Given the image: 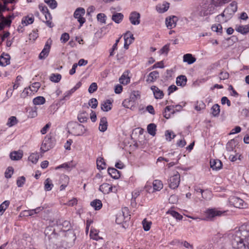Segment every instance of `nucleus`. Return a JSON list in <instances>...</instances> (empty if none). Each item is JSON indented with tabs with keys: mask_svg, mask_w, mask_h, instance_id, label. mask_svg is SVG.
Listing matches in <instances>:
<instances>
[{
	"mask_svg": "<svg viewBox=\"0 0 249 249\" xmlns=\"http://www.w3.org/2000/svg\"><path fill=\"white\" fill-rule=\"evenodd\" d=\"M228 237L233 249H249V223L231 231Z\"/></svg>",
	"mask_w": 249,
	"mask_h": 249,
	"instance_id": "1",
	"label": "nucleus"
},
{
	"mask_svg": "<svg viewBox=\"0 0 249 249\" xmlns=\"http://www.w3.org/2000/svg\"><path fill=\"white\" fill-rule=\"evenodd\" d=\"M44 233L47 249H56V239L58 233L56 232V229L52 226H49L46 228Z\"/></svg>",
	"mask_w": 249,
	"mask_h": 249,
	"instance_id": "2",
	"label": "nucleus"
},
{
	"mask_svg": "<svg viewBox=\"0 0 249 249\" xmlns=\"http://www.w3.org/2000/svg\"><path fill=\"white\" fill-rule=\"evenodd\" d=\"M71 133L75 136H82L87 130L85 126L78 122H71L68 124Z\"/></svg>",
	"mask_w": 249,
	"mask_h": 249,
	"instance_id": "3",
	"label": "nucleus"
},
{
	"mask_svg": "<svg viewBox=\"0 0 249 249\" xmlns=\"http://www.w3.org/2000/svg\"><path fill=\"white\" fill-rule=\"evenodd\" d=\"M212 3L210 4H204L201 6L199 10V15L201 16H207L214 13L215 8Z\"/></svg>",
	"mask_w": 249,
	"mask_h": 249,
	"instance_id": "4",
	"label": "nucleus"
},
{
	"mask_svg": "<svg viewBox=\"0 0 249 249\" xmlns=\"http://www.w3.org/2000/svg\"><path fill=\"white\" fill-rule=\"evenodd\" d=\"M85 14V10L84 8L82 7H79L76 9L75 11L73 16L75 18H77L78 21L80 23V27H81L82 25L85 22L86 19L83 16Z\"/></svg>",
	"mask_w": 249,
	"mask_h": 249,
	"instance_id": "5",
	"label": "nucleus"
},
{
	"mask_svg": "<svg viewBox=\"0 0 249 249\" xmlns=\"http://www.w3.org/2000/svg\"><path fill=\"white\" fill-rule=\"evenodd\" d=\"M180 181V175L177 172L175 174L170 177L169 179V187L172 189H176L178 187Z\"/></svg>",
	"mask_w": 249,
	"mask_h": 249,
	"instance_id": "6",
	"label": "nucleus"
},
{
	"mask_svg": "<svg viewBox=\"0 0 249 249\" xmlns=\"http://www.w3.org/2000/svg\"><path fill=\"white\" fill-rule=\"evenodd\" d=\"M52 44V40L50 38L46 42L44 48L39 55L38 57L40 59H44L48 56L50 51Z\"/></svg>",
	"mask_w": 249,
	"mask_h": 249,
	"instance_id": "7",
	"label": "nucleus"
},
{
	"mask_svg": "<svg viewBox=\"0 0 249 249\" xmlns=\"http://www.w3.org/2000/svg\"><path fill=\"white\" fill-rule=\"evenodd\" d=\"M56 227L61 231H66L70 230L71 226L69 221L64 220L62 221V220L59 219L56 222Z\"/></svg>",
	"mask_w": 249,
	"mask_h": 249,
	"instance_id": "8",
	"label": "nucleus"
},
{
	"mask_svg": "<svg viewBox=\"0 0 249 249\" xmlns=\"http://www.w3.org/2000/svg\"><path fill=\"white\" fill-rule=\"evenodd\" d=\"M229 202L231 205L236 208H244L246 206L244 201L241 198L236 196L230 197Z\"/></svg>",
	"mask_w": 249,
	"mask_h": 249,
	"instance_id": "9",
	"label": "nucleus"
},
{
	"mask_svg": "<svg viewBox=\"0 0 249 249\" xmlns=\"http://www.w3.org/2000/svg\"><path fill=\"white\" fill-rule=\"evenodd\" d=\"M140 14L136 11H133L130 14L129 19L131 23L136 25L140 23Z\"/></svg>",
	"mask_w": 249,
	"mask_h": 249,
	"instance_id": "10",
	"label": "nucleus"
},
{
	"mask_svg": "<svg viewBox=\"0 0 249 249\" xmlns=\"http://www.w3.org/2000/svg\"><path fill=\"white\" fill-rule=\"evenodd\" d=\"M124 48L127 49L128 46L134 41V37L133 35L130 31H127L124 34Z\"/></svg>",
	"mask_w": 249,
	"mask_h": 249,
	"instance_id": "11",
	"label": "nucleus"
},
{
	"mask_svg": "<svg viewBox=\"0 0 249 249\" xmlns=\"http://www.w3.org/2000/svg\"><path fill=\"white\" fill-rule=\"evenodd\" d=\"M130 215L129 214V212L128 208L124 207L122 209V215L118 216L116 219V222L117 223H121L122 218L124 217V220L126 222L130 219Z\"/></svg>",
	"mask_w": 249,
	"mask_h": 249,
	"instance_id": "12",
	"label": "nucleus"
},
{
	"mask_svg": "<svg viewBox=\"0 0 249 249\" xmlns=\"http://www.w3.org/2000/svg\"><path fill=\"white\" fill-rule=\"evenodd\" d=\"M237 10V3L236 1H232L230 5L224 10V13L230 16L234 14Z\"/></svg>",
	"mask_w": 249,
	"mask_h": 249,
	"instance_id": "13",
	"label": "nucleus"
},
{
	"mask_svg": "<svg viewBox=\"0 0 249 249\" xmlns=\"http://www.w3.org/2000/svg\"><path fill=\"white\" fill-rule=\"evenodd\" d=\"M178 20V17L175 16L167 18L165 21L167 27L169 29L175 27Z\"/></svg>",
	"mask_w": 249,
	"mask_h": 249,
	"instance_id": "14",
	"label": "nucleus"
},
{
	"mask_svg": "<svg viewBox=\"0 0 249 249\" xmlns=\"http://www.w3.org/2000/svg\"><path fill=\"white\" fill-rule=\"evenodd\" d=\"M222 213L221 211L216 210L215 209H208L206 212L207 218L210 219H212L216 216H220Z\"/></svg>",
	"mask_w": 249,
	"mask_h": 249,
	"instance_id": "15",
	"label": "nucleus"
},
{
	"mask_svg": "<svg viewBox=\"0 0 249 249\" xmlns=\"http://www.w3.org/2000/svg\"><path fill=\"white\" fill-rule=\"evenodd\" d=\"M10 56L8 53H3L0 56V65L6 66L10 64Z\"/></svg>",
	"mask_w": 249,
	"mask_h": 249,
	"instance_id": "16",
	"label": "nucleus"
},
{
	"mask_svg": "<svg viewBox=\"0 0 249 249\" xmlns=\"http://www.w3.org/2000/svg\"><path fill=\"white\" fill-rule=\"evenodd\" d=\"M89 119L88 113L84 110L79 112L77 115V119L80 123H84L87 122Z\"/></svg>",
	"mask_w": 249,
	"mask_h": 249,
	"instance_id": "17",
	"label": "nucleus"
},
{
	"mask_svg": "<svg viewBox=\"0 0 249 249\" xmlns=\"http://www.w3.org/2000/svg\"><path fill=\"white\" fill-rule=\"evenodd\" d=\"M151 89L153 91L154 97L156 99H161L164 96L163 92L155 86H152Z\"/></svg>",
	"mask_w": 249,
	"mask_h": 249,
	"instance_id": "18",
	"label": "nucleus"
},
{
	"mask_svg": "<svg viewBox=\"0 0 249 249\" xmlns=\"http://www.w3.org/2000/svg\"><path fill=\"white\" fill-rule=\"evenodd\" d=\"M23 157V152L21 150L15 151L10 154V159L13 160H18Z\"/></svg>",
	"mask_w": 249,
	"mask_h": 249,
	"instance_id": "19",
	"label": "nucleus"
},
{
	"mask_svg": "<svg viewBox=\"0 0 249 249\" xmlns=\"http://www.w3.org/2000/svg\"><path fill=\"white\" fill-rule=\"evenodd\" d=\"M112 186L108 183H103L100 186L99 190L104 194H108L112 192Z\"/></svg>",
	"mask_w": 249,
	"mask_h": 249,
	"instance_id": "20",
	"label": "nucleus"
},
{
	"mask_svg": "<svg viewBox=\"0 0 249 249\" xmlns=\"http://www.w3.org/2000/svg\"><path fill=\"white\" fill-rule=\"evenodd\" d=\"M107 127V118L103 117L101 118L99 126V129L101 132H105Z\"/></svg>",
	"mask_w": 249,
	"mask_h": 249,
	"instance_id": "21",
	"label": "nucleus"
},
{
	"mask_svg": "<svg viewBox=\"0 0 249 249\" xmlns=\"http://www.w3.org/2000/svg\"><path fill=\"white\" fill-rule=\"evenodd\" d=\"M159 77V73L158 71H155L151 72L148 75L146 81L148 83H152L156 80Z\"/></svg>",
	"mask_w": 249,
	"mask_h": 249,
	"instance_id": "22",
	"label": "nucleus"
},
{
	"mask_svg": "<svg viewBox=\"0 0 249 249\" xmlns=\"http://www.w3.org/2000/svg\"><path fill=\"white\" fill-rule=\"evenodd\" d=\"M211 167L213 170H219L222 168V163L219 160H213L210 161Z\"/></svg>",
	"mask_w": 249,
	"mask_h": 249,
	"instance_id": "23",
	"label": "nucleus"
},
{
	"mask_svg": "<svg viewBox=\"0 0 249 249\" xmlns=\"http://www.w3.org/2000/svg\"><path fill=\"white\" fill-rule=\"evenodd\" d=\"M183 60L184 62L188 64H192L196 61V58L191 53H186L183 55Z\"/></svg>",
	"mask_w": 249,
	"mask_h": 249,
	"instance_id": "24",
	"label": "nucleus"
},
{
	"mask_svg": "<svg viewBox=\"0 0 249 249\" xmlns=\"http://www.w3.org/2000/svg\"><path fill=\"white\" fill-rule=\"evenodd\" d=\"M107 172L109 175L114 179H118L120 177V172L116 168L109 167L108 168Z\"/></svg>",
	"mask_w": 249,
	"mask_h": 249,
	"instance_id": "25",
	"label": "nucleus"
},
{
	"mask_svg": "<svg viewBox=\"0 0 249 249\" xmlns=\"http://www.w3.org/2000/svg\"><path fill=\"white\" fill-rule=\"evenodd\" d=\"M50 138H45L44 140L43 141V142L40 148L41 150L43 152H45L47 151L51 148V145L50 144Z\"/></svg>",
	"mask_w": 249,
	"mask_h": 249,
	"instance_id": "26",
	"label": "nucleus"
},
{
	"mask_svg": "<svg viewBox=\"0 0 249 249\" xmlns=\"http://www.w3.org/2000/svg\"><path fill=\"white\" fill-rule=\"evenodd\" d=\"M235 30L242 35H246L249 32V24L237 26Z\"/></svg>",
	"mask_w": 249,
	"mask_h": 249,
	"instance_id": "27",
	"label": "nucleus"
},
{
	"mask_svg": "<svg viewBox=\"0 0 249 249\" xmlns=\"http://www.w3.org/2000/svg\"><path fill=\"white\" fill-rule=\"evenodd\" d=\"M187 79L186 76L181 75L178 76L176 79V84L178 86L183 87L186 84Z\"/></svg>",
	"mask_w": 249,
	"mask_h": 249,
	"instance_id": "28",
	"label": "nucleus"
},
{
	"mask_svg": "<svg viewBox=\"0 0 249 249\" xmlns=\"http://www.w3.org/2000/svg\"><path fill=\"white\" fill-rule=\"evenodd\" d=\"M124 18V15L121 13H114L112 16L111 19L115 23L119 24L122 22Z\"/></svg>",
	"mask_w": 249,
	"mask_h": 249,
	"instance_id": "29",
	"label": "nucleus"
},
{
	"mask_svg": "<svg viewBox=\"0 0 249 249\" xmlns=\"http://www.w3.org/2000/svg\"><path fill=\"white\" fill-rule=\"evenodd\" d=\"M112 103L109 100H107L101 104V109L104 111H108L111 109Z\"/></svg>",
	"mask_w": 249,
	"mask_h": 249,
	"instance_id": "30",
	"label": "nucleus"
},
{
	"mask_svg": "<svg viewBox=\"0 0 249 249\" xmlns=\"http://www.w3.org/2000/svg\"><path fill=\"white\" fill-rule=\"evenodd\" d=\"M97 167L99 170H103L106 168V164L103 158L99 157L96 160Z\"/></svg>",
	"mask_w": 249,
	"mask_h": 249,
	"instance_id": "31",
	"label": "nucleus"
},
{
	"mask_svg": "<svg viewBox=\"0 0 249 249\" xmlns=\"http://www.w3.org/2000/svg\"><path fill=\"white\" fill-rule=\"evenodd\" d=\"M44 209L42 207H38L34 209L25 211L24 212L27 213L26 216H32L35 214L38 213L40 212Z\"/></svg>",
	"mask_w": 249,
	"mask_h": 249,
	"instance_id": "32",
	"label": "nucleus"
},
{
	"mask_svg": "<svg viewBox=\"0 0 249 249\" xmlns=\"http://www.w3.org/2000/svg\"><path fill=\"white\" fill-rule=\"evenodd\" d=\"M69 180V178L68 176L66 175H63L61 177L60 181V183H62V181H64V183L62 184L60 187V191H62L65 189V188L67 186L68 184Z\"/></svg>",
	"mask_w": 249,
	"mask_h": 249,
	"instance_id": "33",
	"label": "nucleus"
},
{
	"mask_svg": "<svg viewBox=\"0 0 249 249\" xmlns=\"http://www.w3.org/2000/svg\"><path fill=\"white\" fill-rule=\"evenodd\" d=\"M157 126L155 124H150L147 126V131L148 133L152 136H154L156 135Z\"/></svg>",
	"mask_w": 249,
	"mask_h": 249,
	"instance_id": "34",
	"label": "nucleus"
},
{
	"mask_svg": "<svg viewBox=\"0 0 249 249\" xmlns=\"http://www.w3.org/2000/svg\"><path fill=\"white\" fill-rule=\"evenodd\" d=\"M90 205L93 207L95 210H99L102 207V203L100 200L95 199L91 202Z\"/></svg>",
	"mask_w": 249,
	"mask_h": 249,
	"instance_id": "35",
	"label": "nucleus"
},
{
	"mask_svg": "<svg viewBox=\"0 0 249 249\" xmlns=\"http://www.w3.org/2000/svg\"><path fill=\"white\" fill-rule=\"evenodd\" d=\"M211 110L213 116L217 117L220 113V106L217 104H215L212 107Z\"/></svg>",
	"mask_w": 249,
	"mask_h": 249,
	"instance_id": "36",
	"label": "nucleus"
},
{
	"mask_svg": "<svg viewBox=\"0 0 249 249\" xmlns=\"http://www.w3.org/2000/svg\"><path fill=\"white\" fill-rule=\"evenodd\" d=\"M166 213L171 215L173 217H175L177 220H180L183 218L182 215L180 214L178 212L175 211L172 209H169L166 212Z\"/></svg>",
	"mask_w": 249,
	"mask_h": 249,
	"instance_id": "37",
	"label": "nucleus"
},
{
	"mask_svg": "<svg viewBox=\"0 0 249 249\" xmlns=\"http://www.w3.org/2000/svg\"><path fill=\"white\" fill-rule=\"evenodd\" d=\"M153 186L155 191H160L163 188L162 183L160 180H155L153 181Z\"/></svg>",
	"mask_w": 249,
	"mask_h": 249,
	"instance_id": "38",
	"label": "nucleus"
},
{
	"mask_svg": "<svg viewBox=\"0 0 249 249\" xmlns=\"http://www.w3.org/2000/svg\"><path fill=\"white\" fill-rule=\"evenodd\" d=\"M53 186L52 180L49 178H47L44 182V189L46 191H49L52 189Z\"/></svg>",
	"mask_w": 249,
	"mask_h": 249,
	"instance_id": "39",
	"label": "nucleus"
},
{
	"mask_svg": "<svg viewBox=\"0 0 249 249\" xmlns=\"http://www.w3.org/2000/svg\"><path fill=\"white\" fill-rule=\"evenodd\" d=\"M235 147V142L234 139L231 140L226 144V149L228 151H232Z\"/></svg>",
	"mask_w": 249,
	"mask_h": 249,
	"instance_id": "40",
	"label": "nucleus"
},
{
	"mask_svg": "<svg viewBox=\"0 0 249 249\" xmlns=\"http://www.w3.org/2000/svg\"><path fill=\"white\" fill-rule=\"evenodd\" d=\"M44 15L46 20L45 22L46 25L50 28L53 27V24L51 21L52 18L50 13L49 12L47 13H45V14H44Z\"/></svg>",
	"mask_w": 249,
	"mask_h": 249,
	"instance_id": "41",
	"label": "nucleus"
},
{
	"mask_svg": "<svg viewBox=\"0 0 249 249\" xmlns=\"http://www.w3.org/2000/svg\"><path fill=\"white\" fill-rule=\"evenodd\" d=\"M89 236L91 238L97 241L101 239V238H100L98 235V231L94 229H91Z\"/></svg>",
	"mask_w": 249,
	"mask_h": 249,
	"instance_id": "42",
	"label": "nucleus"
},
{
	"mask_svg": "<svg viewBox=\"0 0 249 249\" xmlns=\"http://www.w3.org/2000/svg\"><path fill=\"white\" fill-rule=\"evenodd\" d=\"M211 29L213 31L216 32L219 35H221L222 33V27L220 24L213 25L211 27Z\"/></svg>",
	"mask_w": 249,
	"mask_h": 249,
	"instance_id": "43",
	"label": "nucleus"
},
{
	"mask_svg": "<svg viewBox=\"0 0 249 249\" xmlns=\"http://www.w3.org/2000/svg\"><path fill=\"white\" fill-rule=\"evenodd\" d=\"M45 102V99L42 96H38L33 99V103L36 105H43Z\"/></svg>",
	"mask_w": 249,
	"mask_h": 249,
	"instance_id": "44",
	"label": "nucleus"
},
{
	"mask_svg": "<svg viewBox=\"0 0 249 249\" xmlns=\"http://www.w3.org/2000/svg\"><path fill=\"white\" fill-rule=\"evenodd\" d=\"M61 79V75L59 73H52L50 77V80L55 83H58Z\"/></svg>",
	"mask_w": 249,
	"mask_h": 249,
	"instance_id": "45",
	"label": "nucleus"
},
{
	"mask_svg": "<svg viewBox=\"0 0 249 249\" xmlns=\"http://www.w3.org/2000/svg\"><path fill=\"white\" fill-rule=\"evenodd\" d=\"M18 122V121L15 116H11L9 118L6 124L9 127H12L16 125Z\"/></svg>",
	"mask_w": 249,
	"mask_h": 249,
	"instance_id": "46",
	"label": "nucleus"
},
{
	"mask_svg": "<svg viewBox=\"0 0 249 249\" xmlns=\"http://www.w3.org/2000/svg\"><path fill=\"white\" fill-rule=\"evenodd\" d=\"M10 204L9 200H5L0 205V213L2 214Z\"/></svg>",
	"mask_w": 249,
	"mask_h": 249,
	"instance_id": "47",
	"label": "nucleus"
},
{
	"mask_svg": "<svg viewBox=\"0 0 249 249\" xmlns=\"http://www.w3.org/2000/svg\"><path fill=\"white\" fill-rule=\"evenodd\" d=\"M165 136L166 140L170 142L176 137V135L172 131L166 130L165 132Z\"/></svg>",
	"mask_w": 249,
	"mask_h": 249,
	"instance_id": "48",
	"label": "nucleus"
},
{
	"mask_svg": "<svg viewBox=\"0 0 249 249\" xmlns=\"http://www.w3.org/2000/svg\"><path fill=\"white\" fill-rule=\"evenodd\" d=\"M231 0H212V3L215 6H221L223 4L228 3Z\"/></svg>",
	"mask_w": 249,
	"mask_h": 249,
	"instance_id": "49",
	"label": "nucleus"
},
{
	"mask_svg": "<svg viewBox=\"0 0 249 249\" xmlns=\"http://www.w3.org/2000/svg\"><path fill=\"white\" fill-rule=\"evenodd\" d=\"M39 159V155L37 153H32L31 154L28 160L31 161L33 163H36Z\"/></svg>",
	"mask_w": 249,
	"mask_h": 249,
	"instance_id": "50",
	"label": "nucleus"
},
{
	"mask_svg": "<svg viewBox=\"0 0 249 249\" xmlns=\"http://www.w3.org/2000/svg\"><path fill=\"white\" fill-rule=\"evenodd\" d=\"M44 2L47 3L49 6L53 9L56 8L57 3L55 0H44Z\"/></svg>",
	"mask_w": 249,
	"mask_h": 249,
	"instance_id": "51",
	"label": "nucleus"
},
{
	"mask_svg": "<svg viewBox=\"0 0 249 249\" xmlns=\"http://www.w3.org/2000/svg\"><path fill=\"white\" fill-rule=\"evenodd\" d=\"M140 97L141 95L140 92L138 90H134L131 93L130 98L133 101H135L138 99H140Z\"/></svg>",
	"mask_w": 249,
	"mask_h": 249,
	"instance_id": "52",
	"label": "nucleus"
},
{
	"mask_svg": "<svg viewBox=\"0 0 249 249\" xmlns=\"http://www.w3.org/2000/svg\"><path fill=\"white\" fill-rule=\"evenodd\" d=\"M14 173V169L12 167H8L5 172V177L7 178H11Z\"/></svg>",
	"mask_w": 249,
	"mask_h": 249,
	"instance_id": "53",
	"label": "nucleus"
},
{
	"mask_svg": "<svg viewBox=\"0 0 249 249\" xmlns=\"http://www.w3.org/2000/svg\"><path fill=\"white\" fill-rule=\"evenodd\" d=\"M107 17L104 13H99L97 15V19L102 23H105Z\"/></svg>",
	"mask_w": 249,
	"mask_h": 249,
	"instance_id": "54",
	"label": "nucleus"
},
{
	"mask_svg": "<svg viewBox=\"0 0 249 249\" xmlns=\"http://www.w3.org/2000/svg\"><path fill=\"white\" fill-rule=\"evenodd\" d=\"M40 87V84L39 82H35L34 83L31 87H29L30 88L31 91L33 92H36L38 89Z\"/></svg>",
	"mask_w": 249,
	"mask_h": 249,
	"instance_id": "55",
	"label": "nucleus"
},
{
	"mask_svg": "<svg viewBox=\"0 0 249 249\" xmlns=\"http://www.w3.org/2000/svg\"><path fill=\"white\" fill-rule=\"evenodd\" d=\"M89 105L92 108L95 109L98 106V101L96 98H92L89 100Z\"/></svg>",
	"mask_w": 249,
	"mask_h": 249,
	"instance_id": "56",
	"label": "nucleus"
},
{
	"mask_svg": "<svg viewBox=\"0 0 249 249\" xmlns=\"http://www.w3.org/2000/svg\"><path fill=\"white\" fill-rule=\"evenodd\" d=\"M65 168L67 170H70L71 169V163L69 162H66L63 164H62L57 167H55V169L57 170L60 168Z\"/></svg>",
	"mask_w": 249,
	"mask_h": 249,
	"instance_id": "57",
	"label": "nucleus"
},
{
	"mask_svg": "<svg viewBox=\"0 0 249 249\" xmlns=\"http://www.w3.org/2000/svg\"><path fill=\"white\" fill-rule=\"evenodd\" d=\"M34 21V18L33 16L31 17H27L25 20H22V23H25V25H27L33 23Z\"/></svg>",
	"mask_w": 249,
	"mask_h": 249,
	"instance_id": "58",
	"label": "nucleus"
},
{
	"mask_svg": "<svg viewBox=\"0 0 249 249\" xmlns=\"http://www.w3.org/2000/svg\"><path fill=\"white\" fill-rule=\"evenodd\" d=\"M25 181V178L21 176L18 178L17 180V185L18 187H21L24 184Z\"/></svg>",
	"mask_w": 249,
	"mask_h": 249,
	"instance_id": "59",
	"label": "nucleus"
},
{
	"mask_svg": "<svg viewBox=\"0 0 249 249\" xmlns=\"http://www.w3.org/2000/svg\"><path fill=\"white\" fill-rule=\"evenodd\" d=\"M97 89V85L96 83H92L89 86L88 91L90 93H93Z\"/></svg>",
	"mask_w": 249,
	"mask_h": 249,
	"instance_id": "60",
	"label": "nucleus"
},
{
	"mask_svg": "<svg viewBox=\"0 0 249 249\" xmlns=\"http://www.w3.org/2000/svg\"><path fill=\"white\" fill-rule=\"evenodd\" d=\"M70 38V36L68 33H65L62 34L61 37H60V40L61 41V42L62 43H66L67 41H68Z\"/></svg>",
	"mask_w": 249,
	"mask_h": 249,
	"instance_id": "61",
	"label": "nucleus"
},
{
	"mask_svg": "<svg viewBox=\"0 0 249 249\" xmlns=\"http://www.w3.org/2000/svg\"><path fill=\"white\" fill-rule=\"evenodd\" d=\"M32 92H33L31 91V90L29 87L26 88L23 90V91L21 94V96L23 97H25L26 96L31 95Z\"/></svg>",
	"mask_w": 249,
	"mask_h": 249,
	"instance_id": "62",
	"label": "nucleus"
},
{
	"mask_svg": "<svg viewBox=\"0 0 249 249\" xmlns=\"http://www.w3.org/2000/svg\"><path fill=\"white\" fill-rule=\"evenodd\" d=\"M169 51V44H166L160 51V54H167Z\"/></svg>",
	"mask_w": 249,
	"mask_h": 249,
	"instance_id": "63",
	"label": "nucleus"
},
{
	"mask_svg": "<svg viewBox=\"0 0 249 249\" xmlns=\"http://www.w3.org/2000/svg\"><path fill=\"white\" fill-rule=\"evenodd\" d=\"M75 91V90L73 88L66 91L64 94V99L67 100L69 99L70 96Z\"/></svg>",
	"mask_w": 249,
	"mask_h": 249,
	"instance_id": "64",
	"label": "nucleus"
}]
</instances>
